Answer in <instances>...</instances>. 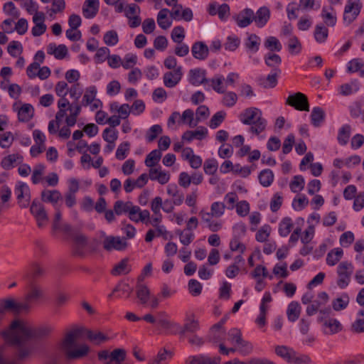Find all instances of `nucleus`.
<instances>
[{"label": "nucleus", "mask_w": 364, "mask_h": 364, "mask_svg": "<svg viewBox=\"0 0 364 364\" xmlns=\"http://www.w3.org/2000/svg\"><path fill=\"white\" fill-rule=\"evenodd\" d=\"M312 363L309 355L306 354H299L294 350V355L292 356L290 363L294 364H311Z\"/></svg>", "instance_id": "052dcab7"}, {"label": "nucleus", "mask_w": 364, "mask_h": 364, "mask_svg": "<svg viewBox=\"0 0 364 364\" xmlns=\"http://www.w3.org/2000/svg\"><path fill=\"white\" fill-rule=\"evenodd\" d=\"M136 295L141 305H146L149 301L151 291L149 287L144 284H136Z\"/></svg>", "instance_id": "4be33fe9"}, {"label": "nucleus", "mask_w": 364, "mask_h": 364, "mask_svg": "<svg viewBox=\"0 0 364 364\" xmlns=\"http://www.w3.org/2000/svg\"><path fill=\"white\" fill-rule=\"evenodd\" d=\"M132 271V266L129 263V259L124 258L118 262L112 270V274L114 276H119L127 274Z\"/></svg>", "instance_id": "bb28decb"}, {"label": "nucleus", "mask_w": 364, "mask_h": 364, "mask_svg": "<svg viewBox=\"0 0 364 364\" xmlns=\"http://www.w3.org/2000/svg\"><path fill=\"white\" fill-rule=\"evenodd\" d=\"M353 269V265L350 262L343 261L338 264L337 267V274L338 276L337 285L341 289H344L349 284Z\"/></svg>", "instance_id": "39448f33"}, {"label": "nucleus", "mask_w": 364, "mask_h": 364, "mask_svg": "<svg viewBox=\"0 0 364 364\" xmlns=\"http://www.w3.org/2000/svg\"><path fill=\"white\" fill-rule=\"evenodd\" d=\"M183 76V69L181 66H178L173 71H168L164 73L163 77L164 84L166 87L172 88L176 86L181 81Z\"/></svg>", "instance_id": "1a4fd4ad"}, {"label": "nucleus", "mask_w": 364, "mask_h": 364, "mask_svg": "<svg viewBox=\"0 0 364 364\" xmlns=\"http://www.w3.org/2000/svg\"><path fill=\"white\" fill-rule=\"evenodd\" d=\"M264 46L271 52H279L282 49L281 43L274 36L268 37L264 41Z\"/></svg>", "instance_id": "3c124183"}, {"label": "nucleus", "mask_w": 364, "mask_h": 364, "mask_svg": "<svg viewBox=\"0 0 364 364\" xmlns=\"http://www.w3.org/2000/svg\"><path fill=\"white\" fill-rule=\"evenodd\" d=\"M87 339L95 345L107 342L109 337L100 331L87 330L86 332Z\"/></svg>", "instance_id": "b1692460"}, {"label": "nucleus", "mask_w": 364, "mask_h": 364, "mask_svg": "<svg viewBox=\"0 0 364 364\" xmlns=\"http://www.w3.org/2000/svg\"><path fill=\"white\" fill-rule=\"evenodd\" d=\"M188 291L193 296H197L201 294L202 285L196 279H191L188 282Z\"/></svg>", "instance_id": "774afa93"}, {"label": "nucleus", "mask_w": 364, "mask_h": 364, "mask_svg": "<svg viewBox=\"0 0 364 364\" xmlns=\"http://www.w3.org/2000/svg\"><path fill=\"white\" fill-rule=\"evenodd\" d=\"M14 141V137L11 132H6L0 134V146L2 149L9 148Z\"/></svg>", "instance_id": "e2e57ef3"}, {"label": "nucleus", "mask_w": 364, "mask_h": 364, "mask_svg": "<svg viewBox=\"0 0 364 364\" xmlns=\"http://www.w3.org/2000/svg\"><path fill=\"white\" fill-rule=\"evenodd\" d=\"M60 196V193L56 190H45L41 193L42 200L47 203H56Z\"/></svg>", "instance_id": "58836bf2"}, {"label": "nucleus", "mask_w": 364, "mask_h": 364, "mask_svg": "<svg viewBox=\"0 0 364 364\" xmlns=\"http://www.w3.org/2000/svg\"><path fill=\"white\" fill-rule=\"evenodd\" d=\"M301 306L297 301L289 303L287 310V318L289 321L295 322L300 316Z\"/></svg>", "instance_id": "7c9ffc66"}, {"label": "nucleus", "mask_w": 364, "mask_h": 364, "mask_svg": "<svg viewBox=\"0 0 364 364\" xmlns=\"http://www.w3.org/2000/svg\"><path fill=\"white\" fill-rule=\"evenodd\" d=\"M133 289L129 286V284L123 282H119L112 290V293L119 292L117 295L119 298H129L132 294Z\"/></svg>", "instance_id": "2f4dec72"}, {"label": "nucleus", "mask_w": 364, "mask_h": 364, "mask_svg": "<svg viewBox=\"0 0 364 364\" xmlns=\"http://www.w3.org/2000/svg\"><path fill=\"white\" fill-rule=\"evenodd\" d=\"M30 212L34 217L38 228H43L48 225L49 220L44 206H30Z\"/></svg>", "instance_id": "9b49d317"}, {"label": "nucleus", "mask_w": 364, "mask_h": 364, "mask_svg": "<svg viewBox=\"0 0 364 364\" xmlns=\"http://www.w3.org/2000/svg\"><path fill=\"white\" fill-rule=\"evenodd\" d=\"M289 51L291 54H298L301 50V44L299 38L294 36L288 41Z\"/></svg>", "instance_id": "13d9d810"}, {"label": "nucleus", "mask_w": 364, "mask_h": 364, "mask_svg": "<svg viewBox=\"0 0 364 364\" xmlns=\"http://www.w3.org/2000/svg\"><path fill=\"white\" fill-rule=\"evenodd\" d=\"M225 206H211L210 211L202 210L200 212L203 221L208 222L212 218H219L223 215Z\"/></svg>", "instance_id": "393cba45"}, {"label": "nucleus", "mask_w": 364, "mask_h": 364, "mask_svg": "<svg viewBox=\"0 0 364 364\" xmlns=\"http://www.w3.org/2000/svg\"><path fill=\"white\" fill-rule=\"evenodd\" d=\"M18 159L21 160L19 162V163H21L23 159L22 156H21L18 154H9L7 156H5L1 160V165L3 168H4L6 170H9L14 166V163Z\"/></svg>", "instance_id": "a18cd8bd"}, {"label": "nucleus", "mask_w": 364, "mask_h": 364, "mask_svg": "<svg viewBox=\"0 0 364 364\" xmlns=\"http://www.w3.org/2000/svg\"><path fill=\"white\" fill-rule=\"evenodd\" d=\"M258 179L262 186L268 187L274 181V173L271 169H264L259 173Z\"/></svg>", "instance_id": "ea45409f"}, {"label": "nucleus", "mask_w": 364, "mask_h": 364, "mask_svg": "<svg viewBox=\"0 0 364 364\" xmlns=\"http://www.w3.org/2000/svg\"><path fill=\"white\" fill-rule=\"evenodd\" d=\"M103 40L107 46H115L119 41L118 34L114 30L108 31L104 35Z\"/></svg>", "instance_id": "680f3d73"}, {"label": "nucleus", "mask_w": 364, "mask_h": 364, "mask_svg": "<svg viewBox=\"0 0 364 364\" xmlns=\"http://www.w3.org/2000/svg\"><path fill=\"white\" fill-rule=\"evenodd\" d=\"M14 193L16 196L18 203H21L22 199L24 198H26V200H28L30 198L29 188L23 182H18L14 190Z\"/></svg>", "instance_id": "e433bc0d"}, {"label": "nucleus", "mask_w": 364, "mask_h": 364, "mask_svg": "<svg viewBox=\"0 0 364 364\" xmlns=\"http://www.w3.org/2000/svg\"><path fill=\"white\" fill-rule=\"evenodd\" d=\"M130 144L128 141H124L120 144L116 151V158L119 160L124 159L129 152Z\"/></svg>", "instance_id": "338daca9"}, {"label": "nucleus", "mask_w": 364, "mask_h": 364, "mask_svg": "<svg viewBox=\"0 0 364 364\" xmlns=\"http://www.w3.org/2000/svg\"><path fill=\"white\" fill-rule=\"evenodd\" d=\"M191 53L196 59L204 60L208 56L209 48L204 42L197 41L193 44Z\"/></svg>", "instance_id": "2eb2a0df"}, {"label": "nucleus", "mask_w": 364, "mask_h": 364, "mask_svg": "<svg viewBox=\"0 0 364 364\" xmlns=\"http://www.w3.org/2000/svg\"><path fill=\"white\" fill-rule=\"evenodd\" d=\"M97 95V89L95 86H90L86 88L85 93L83 95L82 105L85 107L90 105L95 100Z\"/></svg>", "instance_id": "de8ad7c7"}, {"label": "nucleus", "mask_w": 364, "mask_h": 364, "mask_svg": "<svg viewBox=\"0 0 364 364\" xmlns=\"http://www.w3.org/2000/svg\"><path fill=\"white\" fill-rule=\"evenodd\" d=\"M233 18L240 28H245L253 22L254 11L249 8L244 9L237 16H233Z\"/></svg>", "instance_id": "f8f14e48"}, {"label": "nucleus", "mask_w": 364, "mask_h": 364, "mask_svg": "<svg viewBox=\"0 0 364 364\" xmlns=\"http://www.w3.org/2000/svg\"><path fill=\"white\" fill-rule=\"evenodd\" d=\"M127 243L125 240L121 239L119 237L109 236L105 238L103 241V247L107 251L112 250L122 251L125 250Z\"/></svg>", "instance_id": "9d476101"}, {"label": "nucleus", "mask_w": 364, "mask_h": 364, "mask_svg": "<svg viewBox=\"0 0 364 364\" xmlns=\"http://www.w3.org/2000/svg\"><path fill=\"white\" fill-rule=\"evenodd\" d=\"M81 333L80 328H74L69 331L63 339L61 348L64 351L68 359H78L85 356L89 350L88 346L83 344L78 349L73 350L72 348L75 346L76 341Z\"/></svg>", "instance_id": "f03ea898"}, {"label": "nucleus", "mask_w": 364, "mask_h": 364, "mask_svg": "<svg viewBox=\"0 0 364 364\" xmlns=\"http://www.w3.org/2000/svg\"><path fill=\"white\" fill-rule=\"evenodd\" d=\"M68 48L64 44L58 46L54 43H50L47 47V53L49 55H53L56 59L62 60L68 55Z\"/></svg>", "instance_id": "412c9836"}, {"label": "nucleus", "mask_w": 364, "mask_h": 364, "mask_svg": "<svg viewBox=\"0 0 364 364\" xmlns=\"http://www.w3.org/2000/svg\"><path fill=\"white\" fill-rule=\"evenodd\" d=\"M314 38L315 40L319 43H324L328 36V28L322 24H318L315 27L314 30Z\"/></svg>", "instance_id": "79ce46f5"}, {"label": "nucleus", "mask_w": 364, "mask_h": 364, "mask_svg": "<svg viewBox=\"0 0 364 364\" xmlns=\"http://www.w3.org/2000/svg\"><path fill=\"white\" fill-rule=\"evenodd\" d=\"M342 326L341 323L336 318H329L323 323V333L325 334L331 335L341 331Z\"/></svg>", "instance_id": "a878e982"}, {"label": "nucleus", "mask_w": 364, "mask_h": 364, "mask_svg": "<svg viewBox=\"0 0 364 364\" xmlns=\"http://www.w3.org/2000/svg\"><path fill=\"white\" fill-rule=\"evenodd\" d=\"M18 308H27L26 304H16L13 299H6L0 300V321L3 318L6 311H11L18 314Z\"/></svg>", "instance_id": "ddd939ff"}, {"label": "nucleus", "mask_w": 364, "mask_h": 364, "mask_svg": "<svg viewBox=\"0 0 364 364\" xmlns=\"http://www.w3.org/2000/svg\"><path fill=\"white\" fill-rule=\"evenodd\" d=\"M226 113L224 111L216 112L211 118L209 122V127L211 129H216L224 121Z\"/></svg>", "instance_id": "bf43d9fd"}, {"label": "nucleus", "mask_w": 364, "mask_h": 364, "mask_svg": "<svg viewBox=\"0 0 364 364\" xmlns=\"http://www.w3.org/2000/svg\"><path fill=\"white\" fill-rule=\"evenodd\" d=\"M293 226L291 219L284 218L279 225V233L282 237H287L291 232Z\"/></svg>", "instance_id": "8fccbe9b"}, {"label": "nucleus", "mask_w": 364, "mask_h": 364, "mask_svg": "<svg viewBox=\"0 0 364 364\" xmlns=\"http://www.w3.org/2000/svg\"><path fill=\"white\" fill-rule=\"evenodd\" d=\"M161 151L159 149L151 151L146 157L145 164L148 167H154L158 164L161 158Z\"/></svg>", "instance_id": "37998d69"}, {"label": "nucleus", "mask_w": 364, "mask_h": 364, "mask_svg": "<svg viewBox=\"0 0 364 364\" xmlns=\"http://www.w3.org/2000/svg\"><path fill=\"white\" fill-rule=\"evenodd\" d=\"M343 255V250L340 248H334L331 250L326 257V264L329 266L336 265L342 258Z\"/></svg>", "instance_id": "72a5a7b5"}, {"label": "nucleus", "mask_w": 364, "mask_h": 364, "mask_svg": "<svg viewBox=\"0 0 364 364\" xmlns=\"http://www.w3.org/2000/svg\"><path fill=\"white\" fill-rule=\"evenodd\" d=\"M125 358L126 350L122 348H117L110 353V360L107 362H111V363L116 362V364H120V363L123 362Z\"/></svg>", "instance_id": "5fc2aeb1"}, {"label": "nucleus", "mask_w": 364, "mask_h": 364, "mask_svg": "<svg viewBox=\"0 0 364 364\" xmlns=\"http://www.w3.org/2000/svg\"><path fill=\"white\" fill-rule=\"evenodd\" d=\"M206 72L200 68L192 69L189 72V82L191 85L198 86L209 82L205 77Z\"/></svg>", "instance_id": "a211bd4d"}, {"label": "nucleus", "mask_w": 364, "mask_h": 364, "mask_svg": "<svg viewBox=\"0 0 364 364\" xmlns=\"http://www.w3.org/2000/svg\"><path fill=\"white\" fill-rule=\"evenodd\" d=\"M275 353L290 363L291 358L294 355V350L287 346H277L275 347Z\"/></svg>", "instance_id": "473e14b6"}, {"label": "nucleus", "mask_w": 364, "mask_h": 364, "mask_svg": "<svg viewBox=\"0 0 364 364\" xmlns=\"http://www.w3.org/2000/svg\"><path fill=\"white\" fill-rule=\"evenodd\" d=\"M349 296L346 294H343L340 297L334 299L332 302L333 309L335 311L345 309L349 303Z\"/></svg>", "instance_id": "09e8293b"}, {"label": "nucleus", "mask_w": 364, "mask_h": 364, "mask_svg": "<svg viewBox=\"0 0 364 364\" xmlns=\"http://www.w3.org/2000/svg\"><path fill=\"white\" fill-rule=\"evenodd\" d=\"M220 356L212 358L203 354L190 356L186 360V364H220Z\"/></svg>", "instance_id": "4468645a"}, {"label": "nucleus", "mask_w": 364, "mask_h": 364, "mask_svg": "<svg viewBox=\"0 0 364 364\" xmlns=\"http://www.w3.org/2000/svg\"><path fill=\"white\" fill-rule=\"evenodd\" d=\"M286 104L299 111H309V103L306 95L301 92H296L289 95Z\"/></svg>", "instance_id": "423d86ee"}, {"label": "nucleus", "mask_w": 364, "mask_h": 364, "mask_svg": "<svg viewBox=\"0 0 364 364\" xmlns=\"http://www.w3.org/2000/svg\"><path fill=\"white\" fill-rule=\"evenodd\" d=\"M273 73L269 74L266 78L260 77L258 80V83L260 86L264 88H273L277 84V76L281 73L279 68H274L272 70Z\"/></svg>", "instance_id": "aec40b11"}, {"label": "nucleus", "mask_w": 364, "mask_h": 364, "mask_svg": "<svg viewBox=\"0 0 364 364\" xmlns=\"http://www.w3.org/2000/svg\"><path fill=\"white\" fill-rule=\"evenodd\" d=\"M241 122L251 125L250 132L259 135L264 132L267 126V120L262 117V111L256 107L245 109L239 116Z\"/></svg>", "instance_id": "7ed1b4c3"}, {"label": "nucleus", "mask_w": 364, "mask_h": 364, "mask_svg": "<svg viewBox=\"0 0 364 364\" xmlns=\"http://www.w3.org/2000/svg\"><path fill=\"white\" fill-rule=\"evenodd\" d=\"M226 331L224 328H215L213 326L210 330L209 339L213 343L221 342L225 340Z\"/></svg>", "instance_id": "f704fd0d"}, {"label": "nucleus", "mask_w": 364, "mask_h": 364, "mask_svg": "<svg viewBox=\"0 0 364 364\" xmlns=\"http://www.w3.org/2000/svg\"><path fill=\"white\" fill-rule=\"evenodd\" d=\"M34 114L33 107L30 104H24L18 112V118L20 122H28Z\"/></svg>", "instance_id": "c85d7f7f"}, {"label": "nucleus", "mask_w": 364, "mask_h": 364, "mask_svg": "<svg viewBox=\"0 0 364 364\" xmlns=\"http://www.w3.org/2000/svg\"><path fill=\"white\" fill-rule=\"evenodd\" d=\"M351 127L349 124H344L342 126L337 136V140L340 145L345 146L348 144L350 136Z\"/></svg>", "instance_id": "a19ab883"}, {"label": "nucleus", "mask_w": 364, "mask_h": 364, "mask_svg": "<svg viewBox=\"0 0 364 364\" xmlns=\"http://www.w3.org/2000/svg\"><path fill=\"white\" fill-rule=\"evenodd\" d=\"M169 12L168 9H162L157 15V23L162 29L166 30L171 26V21L167 18Z\"/></svg>", "instance_id": "c03bdc74"}, {"label": "nucleus", "mask_w": 364, "mask_h": 364, "mask_svg": "<svg viewBox=\"0 0 364 364\" xmlns=\"http://www.w3.org/2000/svg\"><path fill=\"white\" fill-rule=\"evenodd\" d=\"M304 178L301 175L294 176L293 180L289 183V187L291 191L298 193L304 188Z\"/></svg>", "instance_id": "603ef678"}, {"label": "nucleus", "mask_w": 364, "mask_h": 364, "mask_svg": "<svg viewBox=\"0 0 364 364\" xmlns=\"http://www.w3.org/2000/svg\"><path fill=\"white\" fill-rule=\"evenodd\" d=\"M259 45H260V38L258 36H257L256 34H250L246 42L245 43V47L254 52V53H256L259 50Z\"/></svg>", "instance_id": "49530a36"}, {"label": "nucleus", "mask_w": 364, "mask_h": 364, "mask_svg": "<svg viewBox=\"0 0 364 364\" xmlns=\"http://www.w3.org/2000/svg\"><path fill=\"white\" fill-rule=\"evenodd\" d=\"M28 291L25 296L24 302H16L18 304H26L27 308H18V314L22 311L28 312L33 303L38 302L43 297V291L38 285L29 282Z\"/></svg>", "instance_id": "20e7f679"}, {"label": "nucleus", "mask_w": 364, "mask_h": 364, "mask_svg": "<svg viewBox=\"0 0 364 364\" xmlns=\"http://www.w3.org/2000/svg\"><path fill=\"white\" fill-rule=\"evenodd\" d=\"M53 327L43 325L38 327L31 326L20 321H14L9 329L3 333L5 341L11 345H21L31 339H41L53 332Z\"/></svg>", "instance_id": "f257e3e1"}, {"label": "nucleus", "mask_w": 364, "mask_h": 364, "mask_svg": "<svg viewBox=\"0 0 364 364\" xmlns=\"http://www.w3.org/2000/svg\"><path fill=\"white\" fill-rule=\"evenodd\" d=\"M171 39L176 43H181L185 38V30L181 26H176L173 28L171 34Z\"/></svg>", "instance_id": "4d7b16f0"}, {"label": "nucleus", "mask_w": 364, "mask_h": 364, "mask_svg": "<svg viewBox=\"0 0 364 364\" xmlns=\"http://www.w3.org/2000/svg\"><path fill=\"white\" fill-rule=\"evenodd\" d=\"M203 169L206 174L213 175L218 169V162L215 159H208L205 161Z\"/></svg>", "instance_id": "0e129e2a"}, {"label": "nucleus", "mask_w": 364, "mask_h": 364, "mask_svg": "<svg viewBox=\"0 0 364 364\" xmlns=\"http://www.w3.org/2000/svg\"><path fill=\"white\" fill-rule=\"evenodd\" d=\"M46 274V269L38 263H33L28 269V272L25 274L24 277L30 279V282H35Z\"/></svg>", "instance_id": "dca6fc26"}, {"label": "nucleus", "mask_w": 364, "mask_h": 364, "mask_svg": "<svg viewBox=\"0 0 364 364\" xmlns=\"http://www.w3.org/2000/svg\"><path fill=\"white\" fill-rule=\"evenodd\" d=\"M99 0H85L82 6V14L86 18H92L98 13Z\"/></svg>", "instance_id": "f3484780"}, {"label": "nucleus", "mask_w": 364, "mask_h": 364, "mask_svg": "<svg viewBox=\"0 0 364 364\" xmlns=\"http://www.w3.org/2000/svg\"><path fill=\"white\" fill-rule=\"evenodd\" d=\"M200 329L199 322L197 319L194 318V316L188 318L183 325V329L181 331V334H184L186 332L195 333Z\"/></svg>", "instance_id": "4c0bfd02"}, {"label": "nucleus", "mask_w": 364, "mask_h": 364, "mask_svg": "<svg viewBox=\"0 0 364 364\" xmlns=\"http://www.w3.org/2000/svg\"><path fill=\"white\" fill-rule=\"evenodd\" d=\"M360 89V84L357 80H352L350 83L343 84L340 86V94L348 96L356 92Z\"/></svg>", "instance_id": "c9c22d12"}, {"label": "nucleus", "mask_w": 364, "mask_h": 364, "mask_svg": "<svg viewBox=\"0 0 364 364\" xmlns=\"http://www.w3.org/2000/svg\"><path fill=\"white\" fill-rule=\"evenodd\" d=\"M326 114L323 108L316 107L312 109L311 122L313 126L318 127L325 120Z\"/></svg>", "instance_id": "cd10ccee"}, {"label": "nucleus", "mask_w": 364, "mask_h": 364, "mask_svg": "<svg viewBox=\"0 0 364 364\" xmlns=\"http://www.w3.org/2000/svg\"><path fill=\"white\" fill-rule=\"evenodd\" d=\"M270 18V11L267 6L260 7L257 12L254 13V19L258 28L264 27Z\"/></svg>", "instance_id": "6ab92c4d"}, {"label": "nucleus", "mask_w": 364, "mask_h": 364, "mask_svg": "<svg viewBox=\"0 0 364 364\" xmlns=\"http://www.w3.org/2000/svg\"><path fill=\"white\" fill-rule=\"evenodd\" d=\"M162 127L159 124H154L151 127L146 133V139L148 142L154 141L159 134L162 133Z\"/></svg>", "instance_id": "6e6d98bb"}, {"label": "nucleus", "mask_w": 364, "mask_h": 364, "mask_svg": "<svg viewBox=\"0 0 364 364\" xmlns=\"http://www.w3.org/2000/svg\"><path fill=\"white\" fill-rule=\"evenodd\" d=\"M8 53L12 57H16L18 54H21L23 51V47L20 42L12 41L8 46L7 48Z\"/></svg>", "instance_id": "69168bd1"}, {"label": "nucleus", "mask_w": 364, "mask_h": 364, "mask_svg": "<svg viewBox=\"0 0 364 364\" xmlns=\"http://www.w3.org/2000/svg\"><path fill=\"white\" fill-rule=\"evenodd\" d=\"M350 329L355 333H364V307L358 311L356 318L352 323Z\"/></svg>", "instance_id": "c756f323"}, {"label": "nucleus", "mask_w": 364, "mask_h": 364, "mask_svg": "<svg viewBox=\"0 0 364 364\" xmlns=\"http://www.w3.org/2000/svg\"><path fill=\"white\" fill-rule=\"evenodd\" d=\"M208 134V129L204 127H200L195 131H186L182 135V139L188 142L191 141L193 139L201 140L205 138Z\"/></svg>", "instance_id": "5701e85b"}, {"label": "nucleus", "mask_w": 364, "mask_h": 364, "mask_svg": "<svg viewBox=\"0 0 364 364\" xmlns=\"http://www.w3.org/2000/svg\"><path fill=\"white\" fill-rule=\"evenodd\" d=\"M361 8L362 5L359 1L355 2L348 0L344 9L343 21L348 24L351 23L359 15Z\"/></svg>", "instance_id": "0eeeda50"}, {"label": "nucleus", "mask_w": 364, "mask_h": 364, "mask_svg": "<svg viewBox=\"0 0 364 364\" xmlns=\"http://www.w3.org/2000/svg\"><path fill=\"white\" fill-rule=\"evenodd\" d=\"M73 252L78 256H83L91 251V247L86 237L82 234H76L73 237Z\"/></svg>", "instance_id": "6e6552de"}, {"label": "nucleus", "mask_w": 364, "mask_h": 364, "mask_svg": "<svg viewBox=\"0 0 364 364\" xmlns=\"http://www.w3.org/2000/svg\"><path fill=\"white\" fill-rule=\"evenodd\" d=\"M264 62L267 66L274 69V68H278V65L281 64L282 58L277 54L268 53L264 55Z\"/></svg>", "instance_id": "864d4df0"}]
</instances>
